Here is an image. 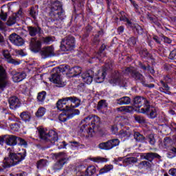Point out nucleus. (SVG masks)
<instances>
[{
	"label": "nucleus",
	"instance_id": "f257e3e1",
	"mask_svg": "<svg viewBox=\"0 0 176 176\" xmlns=\"http://www.w3.org/2000/svg\"><path fill=\"white\" fill-rule=\"evenodd\" d=\"M8 157L4 158L1 164L2 168H0V171H2L4 168H9L10 167L19 164V163L23 162V160L25 159V156H27V151L25 150H23V151L19 153L12 151L10 148H8Z\"/></svg>",
	"mask_w": 176,
	"mask_h": 176
},
{
	"label": "nucleus",
	"instance_id": "f03ea898",
	"mask_svg": "<svg viewBox=\"0 0 176 176\" xmlns=\"http://www.w3.org/2000/svg\"><path fill=\"white\" fill-rule=\"evenodd\" d=\"M80 105V99L73 96L59 100L56 103V107L59 111H68L72 113L74 108H78Z\"/></svg>",
	"mask_w": 176,
	"mask_h": 176
},
{
	"label": "nucleus",
	"instance_id": "7ed1b4c3",
	"mask_svg": "<svg viewBox=\"0 0 176 176\" xmlns=\"http://www.w3.org/2000/svg\"><path fill=\"white\" fill-rule=\"evenodd\" d=\"M37 130L40 138L47 142H50L51 145H54L56 141L58 140V135L54 130L48 131L46 128L43 127H38Z\"/></svg>",
	"mask_w": 176,
	"mask_h": 176
},
{
	"label": "nucleus",
	"instance_id": "20e7f679",
	"mask_svg": "<svg viewBox=\"0 0 176 176\" xmlns=\"http://www.w3.org/2000/svg\"><path fill=\"white\" fill-rule=\"evenodd\" d=\"M54 156L55 159L58 160V161L54 165V170H61V168H63L64 166V164L68 163V161L69 160V157H68V155H67V153H65L61 152L55 153L54 154Z\"/></svg>",
	"mask_w": 176,
	"mask_h": 176
},
{
	"label": "nucleus",
	"instance_id": "39448f33",
	"mask_svg": "<svg viewBox=\"0 0 176 176\" xmlns=\"http://www.w3.org/2000/svg\"><path fill=\"white\" fill-rule=\"evenodd\" d=\"M81 131H87L88 137H93L94 135V130L91 126V116L84 118L81 122Z\"/></svg>",
	"mask_w": 176,
	"mask_h": 176
},
{
	"label": "nucleus",
	"instance_id": "423d86ee",
	"mask_svg": "<svg viewBox=\"0 0 176 176\" xmlns=\"http://www.w3.org/2000/svg\"><path fill=\"white\" fill-rule=\"evenodd\" d=\"M75 47V38L72 36L65 37L61 42L60 49L63 52H68L72 50Z\"/></svg>",
	"mask_w": 176,
	"mask_h": 176
},
{
	"label": "nucleus",
	"instance_id": "0eeeda50",
	"mask_svg": "<svg viewBox=\"0 0 176 176\" xmlns=\"http://www.w3.org/2000/svg\"><path fill=\"white\" fill-rule=\"evenodd\" d=\"M125 72L126 74L131 73V76H133V78H134V79H135V80H140V82H142V85H144L146 87H149L150 89H152V87H155V85L153 84H145V82H144V76H142V74L136 71H133L132 68L127 67L125 69Z\"/></svg>",
	"mask_w": 176,
	"mask_h": 176
},
{
	"label": "nucleus",
	"instance_id": "6e6552de",
	"mask_svg": "<svg viewBox=\"0 0 176 176\" xmlns=\"http://www.w3.org/2000/svg\"><path fill=\"white\" fill-rule=\"evenodd\" d=\"M9 146H14L17 144V137L13 135H4L0 136V145H3V142Z\"/></svg>",
	"mask_w": 176,
	"mask_h": 176
},
{
	"label": "nucleus",
	"instance_id": "1a4fd4ad",
	"mask_svg": "<svg viewBox=\"0 0 176 176\" xmlns=\"http://www.w3.org/2000/svg\"><path fill=\"white\" fill-rule=\"evenodd\" d=\"M120 144V141L118 139H112L106 142H102L99 144L98 148L104 151H110L115 146H118Z\"/></svg>",
	"mask_w": 176,
	"mask_h": 176
},
{
	"label": "nucleus",
	"instance_id": "9d476101",
	"mask_svg": "<svg viewBox=\"0 0 176 176\" xmlns=\"http://www.w3.org/2000/svg\"><path fill=\"white\" fill-rule=\"evenodd\" d=\"M141 113H145L151 119H155L157 116V109L156 108L148 104V106H143L140 109Z\"/></svg>",
	"mask_w": 176,
	"mask_h": 176
},
{
	"label": "nucleus",
	"instance_id": "9b49d317",
	"mask_svg": "<svg viewBox=\"0 0 176 176\" xmlns=\"http://www.w3.org/2000/svg\"><path fill=\"white\" fill-rule=\"evenodd\" d=\"M64 72H66V74L73 75V76H78L82 74V67H70L68 65H65L63 67Z\"/></svg>",
	"mask_w": 176,
	"mask_h": 176
},
{
	"label": "nucleus",
	"instance_id": "f8f14e48",
	"mask_svg": "<svg viewBox=\"0 0 176 176\" xmlns=\"http://www.w3.org/2000/svg\"><path fill=\"white\" fill-rule=\"evenodd\" d=\"M42 47V42L36 40L35 38H32L30 44V49L34 53H38Z\"/></svg>",
	"mask_w": 176,
	"mask_h": 176
},
{
	"label": "nucleus",
	"instance_id": "ddd939ff",
	"mask_svg": "<svg viewBox=\"0 0 176 176\" xmlns=\"http://www.w3.org/2000/svg\"><path fill=\"white\" fill-rule=\"evenodd\" d=\"M9 40L13 43V45H15V46H23L24 45V40L23 38L16 33L12 34L9 36Z\"/></svg>",
	"mask_w": 176,
	"mask_h": 176
},
{
	"label": "nucleus",
	"instance_id": "4468645a",
	"mask_svg": "<svg viewBox=\"0 0 176 176\" xmlns=\"http://www.w3.org/2000/svg\"><path fill=\"white\" fill-rule=\"evenodd\" d=\"M81 78L85 83L90 85L93 82V79H94V72L88 70L82 74Z\"/></svg>",
	"mask_w": 176,
	"mask_h": 176
},
{
	"label": "nucleus",
	"instance_id": "2eb2a0df",
	"mask_svg": "<svg viewBox=\"0 0 176 176\" xmlns=\"http://www.w3.org/2000/svg\"><path fill=\"white\" fill-rule=\"evenodd\" d=\"M50 82L55 83L58 87H64L65 86V82L63 81L61 76L58 73L52 74V77L50 78Z\"/></svg>",
	"mask_w": 176,
	"mask_h": 176
},
{
	"label": "nucleus",
	"instance_id": "dca6fc26",
	"mask_svg": "<svg viewBox=\"0 0 176 176\" xmlns=\"http://www.w3.org/2000/svg\"><path fill=\"white\" fill-rule=\"evenodd\" d=\"M8 76H6V72L3 67L0 65V89L6 87L8 85Z\"/></svg>",
	"mask_w": 176,
	"mask_h": 176
},
{
	"label": "nucleus",
	"instance_id": "f3484780",
	"mask_svg": "<svg viewBox=\"0 0 176 176\" xmlns=\"http://www.w3.org/2000/svg\"><path fill=\"white\" fill-rule=\"evenodd\" d=\"M11 75L12 76V80L15 82H21L23 79H25L27 74L25 72H17L16 70L11 71Z\"/></svg>",
	"mask_w": 176,
	"mask_h": 176
},
{
	"label": "nucleus",
	"instance_id": "a211bd4d",
	"mask_svg": "<svg viewBox=\"0 0 176 176\" xmlns=\"http://www.w3.org/2000/svg\"><path fill=\"white\" fill-rule=\"evenodd\" d=\"M72 112H70L69 114H60L58 116V120H60V122H67V119H72V118L74 117L75 115H79V113H80L79 110H72Z\"/></svg>",
	"mask_w": 176,
	"mask_h": 176
},
{
	"label": "nucleus",
	"instance_id": "6ab92c4d",
	"mask_svg": "<svg viewBox=\"0 0 176 176\" xmlns=\"http://www.w3.org/2000/svg\"><path fill=\"white\" fill-rule=\"evenodd\" d=\"M41 55L43 58H47L54 56V49L53 47H46L41 51Z\"/></svg>",
	"mask_w": 176,
	"mask_h": 176
},
{
	"label": "nucleus",
	"instance_id": "aec40b11",
	"mask_svg": "<svg viewBox=\"0 0 176 176\" xmlns=\"http://www.w3.org/2000/svg\"><path fill=\"white\" fill-rule=\"evenodd\" d=\"M3 56L6 59V61L9 64H13L14 65H19L20 64V61L12 58L10 53H9L8 50H3Z\"/></svg>",
	"mask_w": 176,
	"mask_h": 176
},
{
	"label": "nucleus",
	"instance_id": "412c9836",
	"mask_svg": "<svg viewBox=\"0 0 176 176\" xmlns=\"http://www.w3.org/2000/svg\"><path fill=\"white\" fill-rule=\"evenodd\" d=\"M51 9L52 12H57L56 14H58V17L61 19V16H63L64 10L61 7V3H60V1H55L54 3H53Z\"/></svg>",
	"mask_w": 176,
	"mask_h": 176
},
{
	"label": "nucleus",
	"instance_id": "4be33fe9",
	"mask_svg": "<svg viewBox=\"0 0 176 176\" xmlns=\"http://www.w3.org/2000/svg\"><path fill=\"white\" fill-rule=\"evenodd\" d=\"M148 104L149 101L142 97L138 96L134 98V105L135 108H141L142 104H144V107H146Z\"/></svg>",
	"mask_w": 176,
	"mask_h": 176
},
{
	"label": "nucleus",
	"instance_id": "5701e85b",
	"mask_svg": "<svg viewBox=\"0 0 176 176\" xmlns=\"http://www.w3.org/2000/svg\"><path fill=\"white\" fill-rule=\"evenodd\" d=\"M121 78L122 76L120 75V73H119L118 72H115L111 75V79L109 80V83H111V85H113V86H115V85H121Z\"/></svg>",
	"mask_w": 176,
	"mask_h": 176
},
{
	"label": "nucleus",
	"instance_id": "b1692460",
	"mask_svg": "<svg viewBox=\"0 0 176 176\" xmlns=\"http://www.w3.org/2000/svg\"><path fill=\"white\" fill-rule=\"evenodd\" d=\"M105 71L104 70H99L97 74H94V80L96 83H102L104 80L105 79Z\"/></svg>",
	"mask_w": 176,
	"mask_h": 176
},
{
	"label": "nucleus",
	"instance_id": "393cba45",
	"mask_svg": "<svg viewBox=\"0 0 176 176\" xmlns=\"http://www.w3.org/2000/svg\"><path fill=\"white\" fill-rule=\"evenodd\" d=\"M9 104L10 109H16L19 107V100L16 96H12L9 99Z\"/></svg>",
	"mask_w": 176,
	"mask_h": 176
},
{
	"label": "nucleus",
	"instance_id": "a878e982",
	"mask_svg": "<svg viewBox=\"0 0 176 176\" xmlns=\"http://www.w3.org/2000/svg\"><path fill=\"white\" fill-rule=\"evenodd\" d=\"M124 21H126L128 27H131L132 28H135L136 31L138 32V34H142V28L140 26V25H134L129 19L125 18Z\"/></svg>",
	"mask_w": 176,
	"mask_h": 176
},
{
	"label": "nucleus",
	"instance_id": "bb28decb",
	"mask_svg": "<svg viewBox=\"0 0 176 176\" xmlns=\"http://www.w3.org/2000/svg\"><path fill=\"white\" fill-rule=\"evenodd\" d=\"M28 30L29 32V35H30V36H35L37 35V34H39V32H41V28L29 26L28 27Z\"/></svg>",
	"mask_w": 176,
	"mask_h": 176
},
{
	"label": "nucleus",
	"instance_id": "cd10ccee",
	"mask_svg": "<svg viewBox=\"0 0 176 176\" xmlns=\"http://www.w3.org/2000/svg\"><path fill=\"white\" fill-rule=\"evenodd\" d=\"M131 102V99L128 96H124L117 100V104L119 105H129Z\"/></svg>",
	"mask_w": 176,
	"mask_h": 176
},
{
	"label": "nucleus",
	"instance_id": "c85d7f7f",
	"mask_svg": "<svg viewBox=\"0 0 176 176\" xmlns=\"http://www.w3.org/2000/svg\"><path fill=\"white\" fill-rule=\"evenodd\" d=\"M133 107L131 106H122L116 108V111L118 112H123L124 113H129V112H133Z\"/></svg>",
	"mask_w": 176,
	"mask_h": 176
},
{
	"label": "nucleus",
	"instance_id": "c756f323",
	"mask_svg": "<svg viewBox=\"0 0 176 176\" xmlns=\"http://www.w3.org/2000/svg\"><path fill=\"white\" fill-rule=\"evenodd\" d=\"M96 172H97V168H96V166H89L85 170V175L86 176L94 175V174H96Z\"/></svg>",
	"mask_w": 176,
	"mask_h": 176
},
{
	"label": "nucleus",
	"instance_id": "7c9ffc66",
	"mask_svg": "<svg viewBox=\"0 0 176 176\" xmlns=\"http://www.w3.org/2000/svg\"><path fill=\"white\" fill-rule=\"evenodd\" d=\"M155 157H157V159H159L160 157V155H159L156 153H145L144 159L146 160H149L150 162H151L152 160H153V159H155Z\"/></svg>",
	"mask_w": 176,
	"mask_h": 176
},
{
	"label": "nucleus",
	"instance_id": "2f4dec72",
	"mask_svg": "<svg viewBox=\"0 0 176 176\" xmlns=\"http://www.w3.org/2000/svg\"><path fill=\"white\" fill-rule=\"evenodd\" d=\"M138 167L140 170H142V168L148 169V168H151V167H152V164L147 161H142L138 164Z\"/></svg>",
	"mask_w": 176,
	"mask_h": 176
},
{
	"label": "nucleus",
	"instance_id": "473e14b6",
	"mask_svg": "<svg viewBox=\"0 0 176 176\" xmlns=\"http://www.w3.org/2000/svg\"><path fill=\"white\" fill-rule=\"evenodd\" d=\"M41 43H44V45H50V43H53L54 42V37L53 36H46L42 37L41 38Z\"/></svg>",
	"mask_w": 176,
	"mask_h": 176
},
{
	"label": "nucleus",
	"instance_id": "72a5a7b5",
	"mask_svg": "<svg viewBox=\"0 0 176 176\" xmlns=\"http://www.w3.org/2000/svg\"><path fill=\"white\" fill-rule=\"evenodd\" d=\"M20 118L24 122H30L31 120V113L28 111H23L21 113Z\"/></svg>",
	"mask_w": 176,
	"mask_h": 176
},
{
	"label": "nucleus",
	"instance_id": "f704fd0d",
	"mask_svg": "<svg viewBox=\"0 0 176 176\" xmlns=\"http://www.w3.org/2000/svg\"><path fill=\"white\" fill-rule=\"evenodd\" d=\"M137 162H138V158L135 157H126L123 160V163H126V164H134V163H137Z\"/></svg>",
	"mask_w": 176,
	"mask_h": 176
},
{
	"label": "nucleus",
	"instance_id": "c9c22d12",
	"mask_svg": "<svg viewBox=\"0 0 176 176\" xmlns=\"http://www.w3.org/2000/svg\"><path fill=\"white\" fill-rule=\"evenodd\" d=\"M108 108V103L105 100H101L98 103V111H102V109H107Z\"/></svg>",
	"mask_w": 176,
	"mask_h": 176
},
{
	"label": "nucleus",
	"instance_id": "e433bc0d",
	"mask_svg": "<svg viewBox=\"0 0 176 176\" xmlns=\"http://www.w3.org/2000/svg\"><path fill=\"white\" fill-rule=\"evenodd\" d=\"M45 113H46V108L41 107L38 109L35 115L36 118H43V116H45Z\"/></svg>",
	"mask_w": 176,
	"mask_h": 176
},
{
	"label": "nucleus",
	"instance_id": "4c0bfd02",
	"mask_svg": "<svg viewBox=\"0 0 176 176\" xmlns=\"http://www.w3.org/2000/svg\"><path fill=\"white\" fill-rule=\"evenodd\" d=\"M111 170H113V165H106L99 171V174H105L106 173H109Z\"/></svg>",
	"mask_w": 176,
	"mask_h": 176
},
{
	"label": "nucleus",
	"instance_id": "58836bf2",
	"mask_svg": "<svg viewBox=\"0 0 176 176\" xmlns=\"http://www.w3.org/2000/svg\"><path fill=\"white\" fill-rule=\"evenodd\" d=\"M133 137L135 141H138V142L141 141H144L145 140V137H144V135L140 133V132H133Z\"/></svg>",
	"mask_w": 176,
	"mask_h": 176
},
{
	"label": "nucleus",
	"instance_id": "ea45409f",
	"mask_svg": "<svg viewBox=\"0 0 176 176\" xmlns=\"http://www.w3.org/2000/svg\"><path fill=\"white\" fill-rule=\"evenodd\" d=\"M91 127H92V129H94L96 126H97V124H98V123H100V118L97 116H91Z\"/></svg>",
	"mask_w": 176,
	"mask_h": 176
},
{
	"label": "nucleus",
	"instance_id": "a19ab883",
	"mask_svg": "<svg viewBox=\"0 0 176 176\" xmlns=\"http://www.w3.org/2000/svg\"><path fill=\"white\" fill-rule=\"evenodd\" d=\"M45 98H46V91H43L38 94L37 100L38 102H41V104H43Z\"/></svg>",
	"mask_w": 176,
	"mask_h": 176
},
{
	"label": "nucleus",
	"instance_id": "79ce46f5",
	"mask_svg": "<svg viewBox=\"0 0 176 176\" xmlns=\"http://www.w3.org/2000/svg\"><path fill=\"white\" fill-rule=\"evenodd\" d=\"M91 160L95 163H107L108 162V159L101 157H93Z\"/></svg>",
	"mask_w": 176,
	"mask_h": 176
},
{
	"label": "nucleus",
	"instance_id": "37998d69",
	"mask_svg": "<svg viewBox=\"0 0 176 176\" xmlns=\"http://www.w3.org/2000/svg\"><path fill=\"white\" fill-rule=\"evenodd\" d=\"M17 18L16 17V14H12L7 21V25H13V24H16V21Z\"/></svg>",
	"mask_w": 176,
	"mask_h": 176
},
{
	"label": "nucleus",
	"instance_id": "c03bdc74",
	"mask_svg": "<svg viewBox=\"0 0 176 176\" xmlns=\"http://www.w3.org/2000/svg\"><path fill=\"white\" fill-rule=\"evenodd\" d=\"M47 164V160H40L37 162V168H42V167H45Z\"/></svg>",
	"mask_w": 176,
	"mask_h": 176
},
{
	"label": "nucleus",
	"instance_id": "a18cd8bd",
	"mask_svg": "<svg viewBox=\"0 0 176 176\" xmlns=\"http://www.w3.org/2000/svg\"><path fill=\"white\" fill-rule=\"evenodd\" d=\"M175 153H176V148L173 147L170 149V151H169L167 153V157H168V159H173V157H175Z\"/></svg>",
	"mask_w": 176,
	"mask_h": 176
},
{
	"label": "nucleus",
	"instance_id": "49530a36",
	"mask_svg": "<svg viewBox=\"0 0 176 176\" xmlns=\"http://www.w3.org/2000/svg\"><path fill=\"white\" fill-rule=\"evenodd\" d=\"M17 140L19 141V145L21 146H25V148H27V142L24 139H22L21 138H17Z\"/></svg>",
	"mask_w": 176,
	"mask_h": 176
},
{
	"label": "nucleus",
	"instance_id": "de8ad7c7",
	"mask_svg": "<svg viewBox=\"0 0 176 176\" xmlns=\"http://www.w3.org/2000/svg\"><path fill=\"white\" fill-rule=\"evenodd\" d=\"M12 14L16 15V20H20V19H23V10L20 9L17 12V13H14V14Z\"/></svg>",
	"mask_w": 176,
	"mask_h": 176
},
{
	"label": "nucleus",
	"instance_id": "09e8293b",
	"mask_svg": "<svg viewBox=\"0 0 176 176\" xmlns=\"http://www.w3.org/2000/svg\"><path fill=\"white\" fill-rule=\"evenodd\" d=\"M148 142L149 144H151V145H153L154 144H155L156 140H155V136L153 135V134H151L148 135Z\"/></svg>",
	"mask_w": 176,
	"mask_h": 176
},
{
	"label": "nucleus",
	"instance_id": "8fccbe9b",
	"mask_svg": "<svg viewBox=\"0 0 176 176\" xmlns=\"http://www.w3.org/2000/svg\"><path fill=\"white\" fill-rule=\"evenodd\" d=\"M125 133L126 135V138H129V137H130V135H133V133H134V130L128 128L126 129H125Z\"/></svg>",
	"mask_w": 176,
	"mask_h": 176
},
{
	"label": "nucleus",
	"instance_id": "3c124183",
	"mask_svg": "<svg viewBox=\"0 0 176 176\" xmlns=\"http://www.w3.org/2000/svg\"><path fill=\"white\" fill-rule=\"evenodd\" d=\"M128 43L130 45V46H134V45L136 43L135 38L131 37L128 41Z\"/></svg>",
	"mask_w": 176,
	"mask_h": 176
},
{
	"label": "nucleus",
	"instance_id": "603ef678",
	"mask_svg": "<svg viewBox=\"0 0 176 176\" xmlns=\"http://www.w3.org/2000/svg\"><path fill=\"white\" fill-rule=\"evenodd\" d=\"M0 17L1 20H3V21H6V19L8 18V14L6 13L3 12V11H1L0 14Z\"/></svg>",
	"mask_w": 176,
	"mask_h": 176
},
{
	"label": "nucleus",
	"instance_id": "864d4df0",
	"mask_svg": "<svg viewBox=\"0 0 176 176\" xmlns=\"http://www.w3.org/2000/svg\"><path fill=\"white\" fill-rule=\"evenodd\" d=\"M168 173L170 174V175L176 176V168H173L170 169L168 171Z\"/></svg>",
	"mask_w": 176,
	"mask_h": 176
},
{
	"label": "nucleus",
	"instance_id": "5fc2aeb1",
	"mask_svg": "<svg viewBox=\"0 0 176 176\" xmlns=\"http://www.w3.org/2000/svg\"><path fill=\"white\" fill-rule=\"evenodd\" d=\"M135 120L138 122V123H144V118H141L140 116L135 117Z\"/></svg>",
	"mask_w": 176,
	"mask_h": 176
},
{
	"label": "nucleus",
	"instance_id": "6e6d98bb",
	"mask_svg": "<svg viewBox=\"0 0 176 176\" xmlns=\"http://www.w3.org/2000/svg\"><path fill=\"white\" fill-rule=\"evenodd\" d=\"M119 135L121 138H123V137H127L126 135V130H121L119 133Z\"/></svg>",
	"mask_w": 176,
	"mask_h": 176
},
{
	"label": "nucleus",
	"instance_id": "4d7b16f0",
	"mask_svg": "<svg viewBox=\"0 0 176 176\" xmlns=\"http://www.w3.org/2000/svg\"><path fill=\"white\" fill-rule=\"evenodd\" d=\"M30 14L33 17V19H36V12H35V10L32 9L30 10Z\"/></svg>",
	"mask_w": 176,
	"mask_h": 176
},
{
	"label": "nucleus",
	"instance_id": "13d9d810",
	"mask_svg": "<svg viewBox=\"0 0 176 176\" xmlns=\"http://www.w3.org/2000/svg\"><path fill=\"white\" fill-rule=\"evenodd\" d=\"M139 65L140 68H142V69H144V71H146V69H149V65L145 66L144 64L141 63H140Z\"/></svg>",
	"mask_w": 176,
	"mask_h": 176
},
{
	"label": "nucleus",
	"instance_id": "bf43d9fd",
	"mask_svg": "<svg viewBox=\"0 0 176 176\" xmlns=\"http://www.w3.org/2000/svg\"><path fill=\"white\" fill-rule=\"evenodd\" d=\"M169 57H170V58H171L172 60L174 59V58H176V52H175V51H172V52L170 53Z\"/></svg>",
	"mask_w": 176,
	"mask_h": 176
},
{
	"label": "nucleus",
	"instance_id": "052dcab7",
	"mask_svg": "<svg viewBox=\"0 0 176 176\" xmlns=\"http://www.w3.org/2000/svg\"><path fill=\"white\" fill-rule=\"evenodd\" d=\"M142 57H146L148 56V51L146 50H143L140 52Z\"/></svg>",
	"mask_w": 176,
	"mask_h": 176
},
{
	"label": "nucleus",
	"instance_id": "680f3d73",
	"mask_svg": "<svg viewBox=\"0 0 176 176\" xmlns=\"http://www.w3.org/2000/svg\"><path fill=\"white\" fill-rule=\"evenodd\" d=\"M161 84L164 90H169L170 88L167 84L164 83L162 80H161Z\"/></svg>",
	"mask_w": 176,
	"mask_h": 176
},
{
	"label": "nucleus",
	"instance_id": "e2e57ef3",
	"mask_svg": "<svg viewBox=\"0 0 176 176\" xmlns=\"http://www.w3.org/2000/svg\"><path fill=\"white\" fill-rule=\"evenodd\" d=\"M111 131L113 134H116V132L118 131V126L116 125L111 126Z\"/></svg>",
	"mask_w": 176,
	"mask_h": 176
},
{
	"label": "nucleus",
	"instance_id": "0e129e2a",
	"mask_svg": "<svg viewBox=\"0 0 176 176\" xmlns=\"http://www.w3.org/2000/svg\"><path fill=\"white\" fill-rule=\"evenodd\" d=\"M5 28H6V25H5V23L2 21H0V30H5Z\"/></svg>",
	"mask_w": 176,
	"mask_h": 176
},
{
	"label": "nucleus",
	"instance_id": "69168bd1",
	"mask_svg": "<svg viewBox=\"0 0 176 176\" xmlns=\"http://www.w3.org/2000/svg\"><path fill=\"white\" fill-rule=\"evenodd\" d=\"M124 31V28L123 26H120L118 29L119 34H122Z\"/></svg>",
	"mask_w": 176,
	"mask_h": 176
},
{
	"label": "nucleus",
	"instance_id": "338daca9",
	"mask_svg": "<svg viewBox=\"0 0 176 176\" xmlns=\"http://www.w3.org/2000/svg\"><path fill=\"white\" fill-rule=\"evenodd\" d=\"M70 144H72V146H74L76 148L79 146V142H70Z\"/></svg>",
	"mask_w": 176,
	"mask_h": 176
},
{
	"label": "nucleus",
	"instance_id": "774afa93",
	"mask_svg": "<svg viewBox=\"0 0 176 176\" xmlns=\"http://www.w3.org/2000/svg\"><path fill=\"white\" fill-rule=\"evenodd\" d=\"M132 5L135 8V9H138V5L135 3V1H132Z\"/></svg>",
	"mask_w": 176,
	"mask_h": 176
}]
</instances>
